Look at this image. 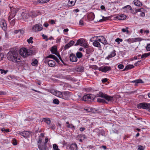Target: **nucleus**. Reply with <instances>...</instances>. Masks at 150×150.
Instances as JSON below:
<instances>
[{"instance_id":"1","label":"nucleus","mask_w":150,"mask_h":150,"mask_svg":"<svg viewBox=\"0 0 150 150\" xmlns=\"http://www.w3.org/2000/svg\"><path fill=\"white\" fill-rule=\"evenodd\" d=\"M7 58L10 61L16 63L21 62V57L18 53L14 51H9L7 54Z\"/></svg>"},{"instance_id":"2","label":"nucleus","mask_w":150,"mask_h":150,"mask_svg":"<svg viewBox=\"0 0 150 150\" xmlns=\"http://www.w3.org/2000/svg\"><path fill=\"white\" fill-rule=\"evenodd\" d=\"M54 91L55 95L63 99L67 100L69 98V93L68 91H65L63 92Z\"/></svg>"},{"instance_id":"3","label":"nucleus","mask_w":150,"mask_h":150,"mask_svg":"<svg viewBox=\"0 0 150 150\" xmlns=\"http://www.w3.org/2000/svg\"><path fill=\"white\" fill-rule=\"evenodd\" d=\"M32 51L29 49H27L25 48H22L20 49L19 53L21 55L25 57L32 54Z\"/></svg>"},{"instance_id":"4","label":"nucleus","mask_w":150,"mask_h":150,"mask_svg":"<svg viewBox=\"0 0 150 150\" xmlns=\"http://www.w3.org/2000/svg\"><path fill=\"white\" fill-rule=\"evenodd\" d=\"M97 97L103 98L108 102H111L113 101V96H108L101 92L97 94Z\"/></svg>"},{"instance_id":"5","label":"nucleus","mask_w":150,"mask_h":150,"mask_svg":"<svg viewBox=\"0 0 150 150\" xmlns=\"http://www.w3.org/2000/svg\"><path fill=\"white\" fill-rule=\"evenodd\" d=\"M48 138H45V142L42 144H38V147L39 150H49L47 146V144L48 142Z\"/></svg>"},{"instance_id":"6","label":"nucleus","mask_w":150,"mask_h":150,"mask_svg":"<svg viewBox=\"0 0 150 150\" xmlns=\"http://www.w3.org/2000/svg\"><path fill=\"white\" fill-rule=\"evenodd\" d=\"M75 45H79L85 48H87L88 47V45L87 42L85 39L83 38H80L77 41Z\"/></svg>"},{"instance_id":"7","label":"nucleus","mask_w":150,"mask_h":150,"mask_svg":"<svg viewBox=\"0 0 150 150\" xmlns=\"http://www.w3.org/2000/svg\"><path fill=\"white\" fill-rule=\"evenodd\" d=\"M150 105V103H142L137 104V107L138 109H149Z\"/></svg>"},{"instance_id":"8","label":"nucleus","mask_w":150,"mask_h":150,"mask_svg":"<svg viewBox=\"0 0 150 150\" xmlns=\"http://www.w3.org/2000/svg\"><path fill=\"white\" fill-rule=\"evenodd\" d=\"M143 40V39L141 38H129L125 40V41L127 42L129 44H130L134 42H140L142 41Z\"/></svg>"},{"instance_id":"9","label":"nucleus","mask_w":150,"mask_h":150,"mask_svg":"<svg viewBox=\"0 0 150 150\" xmlns=\"http://www.w3.org/2000/svg\"><path fill=\"white\" fill-rule=\"evenodd\" d=\"M44 60V63L46 64H47L50 67H54L56 63L53 60L49 59L47 58H45Z\"/></svg>"},{"instance_id":"10","label":"nucleus","mask_w":150,"mask_h":150,"mask_svg":"<svg viewBox=\"0 0 150 150\" xmlns=\"http://www.w3.org/2000/svg\"><path fill=\"white\" fill-rule=\"evenodd\" d=\"M43 28L42 25L40 24L35 25L32 28V30L35 32H38L41 31Z\"/></svg>"},{"instance_id":"11","label":"nucleus","mask_w":150,"mask_h":150,"mask_svg":"<svg viewBox=\"0 0 150 150\" xmlns=\"http://www.w3.org/2000/svg\"><path fill=\"white\" fill-rule=\"evenodd\" d=\"M0 26L4 31L7 28V24L6 21L4 19H2L0 21Z\"/></svg>"},{"instance_id":"12","label":"nucleus","mask_w":150,"mask_h":150,"mask_svg":"<svg viewBox=\"0 0 150 150\" xmlns=\"http://www.w3.org/2000/svg\"><path fill=\"white\" fill-rule=\"evenodd\" d=\"M111 68L110 67L108 66L102 67L99 69V70L104 72H106L108 71L111 70Z\"/></svg>"},{"instance_id":"13","label":"nucleus","mask_w":150,"mask_h":150,"mask_svg":"<svg viewBox=\"0 0 150 150\" xmlns=\"http://www.w3.org/2000/svg\"><path fill=\"white\" fill-rule=\"evenodd\" d=\"M89 99L93 100V98L92 96L89 94H86L84 95L82 98V100L84 101H86Z\"/></svg>"},{"instance_id":"14","label":"nucleus","mask_w":150,"mask_h":150,"mask_svg":"<svg viewBox=\"0 0 150 150\" xmlns=\"http://www.w3.org/2000/svg\"><path fill=\"white\" fill-rule=\"evenodd\" d=\"M122 9L124 12L128 13L129 11L132 10V8L130 5H127L122 7Z\"/></svg>"},{"instance_id":"15","label":"nucleus","mask_w":150,"mask_h":150,"mask_svg":"<svg viewBox=\"0 0 150 150\" xmlns=\"http://www.w3.org/2000/svg\"><path fill=\"white\" fill-rule=\"evenodd\" d=\"M95 17L94 13L92 12L88 13L87 15V18L89 21L93 20L95 18Z\"/></svg>"},{"instance_id":"16","label":"nucleus","mask_w":150,"mask_h":150,"mask_svg":"<svg viewBox=\"0 0 150 150\" xmlns=\"http://www.w3.org/2000/svg\"><path fill=\"white\" fill-rule=\"evenodd\" d=\"M70 59L71 62H76L77 61V57L75 54H71L70 55Z\"/></svg>"},{"instance_id":"17","label":"nucleus","mask_w":150,"mask_h":150,"mask_svg":"<svg viewBox=\"0 0 150 150\" xmlns=\"http://www.w3.org/2000/svg\"><path fill=\"white\" fill-rule=\"evenodd\" d=\"M11 13L13 14V16H15L16 13L18 10V9L17 8H15L13 7H10Z\"/></svg>"},{"instance_id":"18","label":"nucleus","mask_w":150,"mask_h":150,"mask_svg":"<svg viewBox=\"0 0 150 150\" xmlns=\"http://www.w3.org/2000/svg\"><path fill=\"white\" fill-rule=\"evenodd\" d=\"M116 18L118 20H123L126 18V16L124 14H120L117 15L116 17Z\"/></svg>"},{"instance_id":"19","label":"nucleus","mask_w":150,"mask_h":150,"mask_svg":"<svg viewBox=\"0 0 150 150\" xmlns=\"http://www.w3.org/2000/svg\"><path fill=\"white\" fill-rule=\"evenodd\" d=\"M133 3L136 6L140 7L142 6V2L138 0H134L133 1Z\"/></svg>"},{"instance_id":"20","label":"nucleus","mask_w":150,"mask_h":150,"mask_svg":"<svg viewBox=\"0 0 150 150\" xmlns=\"http://www.w3.org/2000/svg\"><path fill=\"white\" fill-rule=\"evenodd\" d=\"M77 139L79 140L80 142H82L86 138L85 135L79 134L77 137Z\"/></svg>"},{"instance_id":"21","label":"nucleus","mask_w":150,"mask_h":150,"mask_svg":"<svg viewBox=\"0 0 150 150\" xmlns=\"http://www.w3.org/2000/svg\"><path fill=\"white\" fill-rule=\"evenodd\" d=\"M30 133L28 132H21L20 134L23 137L25 138H26L28 137L30 135Z\"/></svg>"},{"instance_id":"22","label":"nucleus","mask_w":150,"mask_h":150,"mask_svg":"<svg viewBox=\"0 0 150 150\" xmlns=\"http://www.w3.org/2000/svg\"><path fill=\"white\" fill-rule=\"evenodd\" d=\"M131 82L132 83H135V86H137V85L138 83H143V82L142 81V79H139L132 81H131Z\"/></svg>"},{"instance_id":"23","label":"nucleus","mask_w":150,"mask_h":150,"mask_svg":"<svg viewBox=\"0 0 150 150\" xmlns=\"http://www.w3.org/2000/svg\"><path fill=\"white\" fill-rule=\"evenodd\" d=\"M76 0H69L68 5L69 7H71L74 6Z\"/></svg>"},{"instance_id":"24","label":"nucleus","mask_w":150,"mask_h":150,"mask_svg":"<svg viewBox=\"0 0 150 150\" xmlns=\"http://www.w3.org/2000/svg\"><path fill=\"white\" fill-rule=\"evenodd\" d=\"M66 124L67 125L66 126L68 128H70L72 130L75 129V127L72 124L69 123V122L67 121L66 122Z\"/></svg>"},{"instance_id":"25","label":"nucleus","mask_w":150,"mask_h":150,"mask_svg":"<svg viewBox=\"0 0 150 150\" xmlns=\"http://www.w3.org/2000/svg\"><path fill=\"white\" fill-rule=\"evenodd\" d=\"M42 121L45 122L48 125H50L51 122L50 118L47 117L43 118Z\"/></svg>"},{"instance_id":"26","label":"nucleus","mask_w":150,"mask_h":150,"mask_svg":"<svg viewBox=\"0 0 150 150\" xmlns=\"http://www.w3.org/2000/svg\"><path fill=\"white\" fill-rule=\"evenodd\" d=\"M86 48L87 49H86V53L87 54H89L94 51L92 47H88Z\"/></svg>"},{"instance_id":"27","label":"nucleus","mask_w":150,"mask_h":150,"mask_svg":"<svg viewBox=\"0 0 150 150\" xmlns=\"http://www.w3.org/2000/svg\"><path fill=\"white\" fill-rule=\"evenodd\" d=\"M93 44L95 47L99 48L101 47V45L100 43L97 40H96L94 41L93 42Z\"/></svg>"},{"instance_id":"28","label":"nucleus","mask_w":150,"mask_h":150,"mask_svg":"<svg viewBox=\"0 0 150 150\" xmlns=\"http://www.w3.org/2000/svg\"><path fill=\"white\" fill-rule=\"evenodd\" d=\"M70 149L72 150H76L77 149V144H71L70 146Z\"/></svg>"},{"instance_id":"29","label":"nucleus","mask_w":150,"mask_h":150,"mask_svg":"<svg viewBox=\"0 0 150 150\" xmlns=\"http://www.w3.org/2000/svg\"><path fill=\"white\" fill-rule=\"evenodd\" d=\"M57 46H54L52 47L50 51L52 53L55 54L56 52L57 51Z\"/></svg>"},{"instance_id":"30","label":"nucleus","mask_w":150,"mask_h":150,"mask_svg":"<svg viewBox=\"0 0 150 150\" xmlns=\"http://www.w3.org/2000/svg\"><path fill=\"white\" fill-rule=\"evenodd\" d=\"M116 55V53L115 50H113L111 53V54L108 55L107 58L108 59H109L114 57Z\"/></svg>"},{"instance_id":"31","label":"nucleus","mask_w":150,"mask_h":150,"mask_svg":"<svg viewBox=\"0 0 150 150\" xmlns=\"http://www.w3.org/2000/svg\"><path fill=\"white\" fill-rule=\"evenodd\" d=\"M134 66L131 64H129L127 66L125 69L123 70V71H125L126 70H128L129 69L133 68L134 67Z\"/></svg>"},{"instance_id":"32","label":"nucleus","mask_w":150,"mask_h":150,"mask_svg":"<svg viewBox=\"0 0 150 150\" xmlns=\"http://www.w3.org/2000/svg\"><path fill=\"white\" fill-rule=\"evenodd\" d=\"M122 31L123 33H126V34H128L129 33L128 28L127 27H125V28H122Z\"/></svg>"},{"instance_id":"33","label":"nucleus","mask_w":150,"mask_h":150,"mask_svg":"<svg viewBox=\"0 0 150 150\" xmlns=\"http://www.w3.org/2000/svg\"><path fill=\"white\" fill-rule=\"evenodd\" d=\"M102 41L101 43H103L104 45H107L108 44V42L106 38L103 36L101 37Z\"/></svg>"},{"instance_id":"34","label":"nucleus","mask_w":150,"mask_h":150,"mask_svg":"<svg viewBox=\"0 0 150 150\" xmlns=\"http://www.w3.org/2000/svg\"><path fill=\"white\" fill-rule=\"evenodd\" d=\"M38 64V61L36 59H33L31 63V65L33 66H35Z\"/></svg>"},{"instance_id":"35","label":"nucleus","mask_w":150,"mask_h":150,"mask_svg":"<svg viewBox=\"0 0 150 150\" xmlns=\"http://www.w3.org/2000/svg\"><path fill=\"white\" fill-rule=\"evenodd\" d=\"M150 55V52L147 53H145L143 54L141 57V58H146L148 56Z\"/></svg>"},{"instance_id":"36","label":"nucleus","mask_w":150,"mask_h":150,"mask_svg":"<svg viewBox=\"0 0 150 150\" xmlns=\"http://www.w3.org/2000/svg\"><path fill=\"white\" fill-rule=\"evenodd\" d=\"M97 101L99 103H106V101L103 99L98 98L97 99Z\"/></svg>"},{"instance_id":"37","label":"nucleus","mask_w":150,"mask_h":150,"mask_svg":"<svg viewBox=\"0 0 150 150\" xmlns=\"http://www.w3.org/2000/svg\"><path fill=\"white\" fill-rule=\"evenodd\" d=\"M43 139V138H42L40 136L39 137L38 139L37 140V144H42V142Z\"/></svg>"},{"instance_id":"38","label":"nucleus","mask_w":150,"mask_h":150,"mask_svg":"<svg viewBox=\"0 0 150 150\" xmlns=\"http://www.w3.org/2000/svg\"><path fill=\"white\" fill-rule=\"evenodd\" d=\"M82 53L80 52H78L76 53V57L78 58H81L82 56Z\"/></svg>"},{"instance_id":"39","label":"nucleus","mask_w":150,"mask_h":150,"mask_svg":"<svg viewBox=\"0 0 150 150\" xmlns=\"http://www.w3.org/2000/svg\"><path fill=\"white\" fill-rule=\"evenodd\" d=\"M14 33H20L21 34H23L24 33V31L23 30H16L14 31Z\"/></svg>"},{"instance_id":"40","label":"nucleus","mask_w":150,"mask_h":150,"mask_svg":"<svg viewBox=\"0 0 150 150\" xmlns=\"http://www.w3.org/2000/svg\"><path fill=\"white\" fill-rule=\"evenodd\" d=\"M50 0H39L38 2L40 3L44 4L50 1Z\"/></svg>"},{"instance_id":"41","label":"nucleus","mask_w":150,"mask_h":150,"mask_svg":"<svg viewBox=\"0 0 150 150\" xmlns=\"http://www.w3.org/2000/svg\"><path fill=\"white\" fill-rule=\"evenodd\" d=\"M53 103L54 104L58 105L59 103V101L57 99H55L53 100Z\"/></svg>"},{"instance_id":"42","label":"nucleus","mask_w":150,"mask_h":150,"mask_svg":"<svg viewBox=\"0 0 150 150\" xmlns=\"http://www.w3.org/2000/svg\"><path fill=\"white\" fill-rule=\"evenodd\" d=\"M0 71L1 74H6L8 71L7 70H5L3 69H0Z\"/></svg>"},{"instance_id":"43","label":"nucleus","mask_w":150,"mask_h":150,"mask_svg":"<svg viewBox=\"0 0 150 150\" xmlns=\"http://www.w3.org/2000/svg\"><path fill=\"white\" fill-rule=\"evenodd\" d=\"M123 40L122 39L117 38L115 40V41L117 42L118 44L120 43V42H122Z\"/></svg>"},{"instance_id":"44","label":"nucleus","mask_w":150,"mask_h":150,"mask_svg":"<svg viewBox=\"0 0 150 150\" xmlns=\"http://www.w3.org/2000/svg\"><path fill=\"white\" fill-rule=\"evenodd\" d=\"M84 110L86 111L90 112L92 111V108L90 107H86L84 108Z\"/></svg>"},{"instance_id":"45","label":"nucleus","mask_w":150,"mask_h":150,"mask_svg":"<svg viewBox=\"0 0 150 150\" xmlns=\"http://www.w3.org/2000/svg\"><path fill=\"white\" fill-rule=\"evenodd\" d=\"M33 38L32 37H30L29 39H28L27 42L29 43H33V41L32 40Z\"/></svg>"},{"instance_id":"46","label":"nucleus","mask_w":150,"mask_h":150,"mask_svg":"<svg viewBox=\"0 0 150 150\" xmlns=\"http://www.w3.org/2000/svg\"><path fill=\"white\" fill-rule=\"evenodd\" d=\"M56 56L54 55L50 54L48 56L46 57L45 58H47L48 59V58H51L53 59H54L55 57Z\"/></svg>"},{"instance_id":"47","label":"nucleus","mask_w":150,"mask_h":150,"mask_svg":"<svg viewBox=\"0 0 150 150\" xmlns=\"http://www.w3.org/2000/svg\"><path fill=\"white\" fill-rule=\"evenodd\" d=\"M53 147L54 150H60L58 149V146L56 144H54L53 145Z\"/></svg>"},{"instance_id":"48","label":"nucleus","mask_w":150,"mask_h":150,"mask_svg":"<svg viewBox=\"0 0 150 150\" xmlns=\"http://www.w3.org/2000/svg\"><path fill=\"white\" fill-rule=\"evenodd\" d=\"M49 127L53 130H54L56 128L54 124H52L51 125H50L49 126Z\"/></svg>"},{"instance_id":"49","label":"nucleus","mask_w":150,"mask_h":150,"mask_svg":"<svg viewBox=\"0 0 150 150\" xmlns=\"http://www.w3.org/2000/svg\"><path fill=\"white\" fill-rule=\"evenodd\" d=\"M138 148V150H144V147L141 145H138L137 146Z\"/></svg>"},{"instance_id":"50","label":"nucleus","mask_w":150,"mask_h":150,"mask_svg":"<svg viewBox=\"0 0 150 150\" xmlns=\"http://www.w3.org/2000/svg\"><path fill=\"white\" fill-rule=\"evenodd\" d=\"M142 64L141 61H138L136 63L134 64V65L135 66H138L139 65L141 64Z\"/></svg>"},{"instance_id":"51","label":"nucleus","mask_w":150,"mask_h":150,"mask_svg":"<svg viewBox=\"0 0 150 150\" xmlns=\"http://www.w3.org/2000/svg\"><path fill=\"white\" fill-rule=\"evenodd\" d=\"M79 24L80 25H84V22L83 19H81L79 21Z\"/></svg>"},{"instance_id":"52","label":"nucleus","mask_w":150,"mask_h":150,"mask_svg":"<svg viewBox=\"0 0 150 150\" xmlns=\"http://www.w3.org/2000/svg\"><path fill=\"white\" fill-rule=\"evenodd\" d=\"M144 10L143 8H140L139 9H136L135 10V13L140 12L141 13L143 12L142 10Z\"/></svg>"},{"instance_id":"53","label":"nucleus","mask_w":150,"mask_h":150,"mask_svg":"<svg viewBox=\"0 0 150 150\" xmlns=\"http://www.w3.org/2000/svg\"><path fill=\"white\" fill-rule=\"evenodd\" d=\"M12 144L14 145H17V141L15 139H13Z\"/></svg>"},{"instance_id":"54","label":"nucleus","mask_w":150,"mask_h":150,"mask_svg":"<svg viewBox=\"0 0 150 150\" xmlns=\"http://www.w3.org/2000/svg\"><path fill=\"white\" fill-rule=\"evenodd\" d=\"M124 67V65L123 64H120L118 66V68L120 69H122Z\"/></svg>"},{"instance_id":"55","label":"nucleus","mask_w":150,"mask_h":150,"mask_svg":"<svg viewBox=\"0 0 150 150\" xmlns=\"http://www.w3.org/2000/svg\"><path fill=\"white\" fill-rule=\"evenodd\" d=\"M13 14H12L11 13L10 15L9 16L8 18V21L11 20V19L13 18L15 16H13Z\"/></svg>"},{"instance_id":"56","label":"nucleus","mask_w":150,"mask_h":150,"mask_svg":"<svg viewBox=\"0 0 150 150\" xmlns=\"http://www.w3.org/2000/svg\"><path fill=\"white\" fill-rule=\"evenodd\" d=\"M74 42L73 40H71L68 43L69 45H70L71 47L73 45L74 43Z\"/></svg>"},{"instance_id":"57","label":"nucleus","mask_w":150,"mask_h":150,"mask_svg":"<svg viewBox=\"0 0 150 150\" xmlns=\"http://www.w3.org/2000/svg\"><path fill=\"white\" fill-rule=\"evenodd\" d=\"M145 16V13L144 12H142L141 13L139 14V16L141 17H144Z\"/></svg>"},{"instance_id":"58","label":"nucleus","mask_w":150,"mask_h":150,"mask_svg":"<svg viewBox=\"0 0 150 150\" xmlns=\"http://www.w3.org/2000/svg\"><path fill=\"white\" fill-rule=\"evenodd\" d=\"M38 14L36 13V12H33L32 14V17H35L37 16H38Z\"/></svg>"},{"instance_id":"59","label":"nucleus","mask_w":150,"mask_h":150,"mask_svg":"<svg viewBox=\"0 0 150 150\" xmlns=\"http://www.w3.org/2000/svg\"><path fill=\"white\" fill-rule=\"evenodd\" d=\"M146 49L147 51H150V44L147 45L146 47Z\"/></svg>"},{"instance_id":"60","label":"nucleus","mask_w":150,"mask_h":150,"mask_svg":"<svg viewBox=\"0 0 150 150\" xmlns=\"http://www.w3.org/2000/svg\"><path fill=\"white\" fill-rule=\"evenodd\" d=\"M70 47H71V46L70 45H69L68 43V44H66L65 46L64 47V49L66 50V49H67L69 48Z\"/></svg>"},{"instance_id":"61","label":"nucleus","mask_w":150,"mask_h":150,"mask_svg":"<svg viewBox=\"0 0 150 150\" xmlns=\"http://www.w3.org/2000/svg\"><path fill=\"white\" fill-rule=\"evenodd\" d=\"M4 57V55L1 53L0 52V61L3 59Z\"/></svg>"},{"instance_id":"62","label":"nucleus","mask_w":150,"mask_h":150,"mask_svg":"<svg viewBox=\"0 0 150 150\" xmlns=\"http://www.w3.org/2000/svg\"><path fill=\"white\" fill-rule=\"evenodd\" d=\"M83 70V67H80L78 68V70L77 71H82Z\"/></svg>"},{"instance_id":"63","label":"nucleus","mask_w":150,"mask_h":150,"mask_svg":"<svg viewBox=\"0 0 150 150\" xmlns=\"http://www.w3.org/2000/svg\"><path fill=\"white\" fill-rule=\"evenodd\" d=\"M108 81V79L107 78H104L102 80V82L103 83H105Z\"/></svg>"},{"instance_id":"64","label":"nucleus","mask_w":150,"mask_h":150,"mask_svg":"<svg viewBox=\"0 0 150 150\" xmlns=\"http://www.w3.org/2000/svg\"><path fill=\"white\" fill-rule=\"evenodd\" d=\"M42 37H43L44 39H47V37L44 34L42 35Z\"/></svg>"}]
</instances>
